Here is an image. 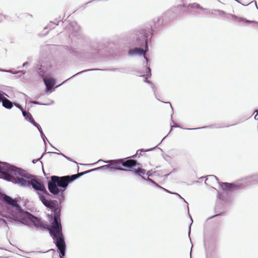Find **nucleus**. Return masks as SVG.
Returning a JSON list of instances; mask_svg holds the SVG:
<instances>
[{
    "instance_id": "1",
    "label": "nucleus",
    "mask_w": 258,
    "mask_h": 258,
    "mask_svg": "<svg viewBox=\"0 0 258 258\" xmlns=\"http://www.w3.org/2000/svg\"><path fill=\"white\" fill-rule=\"evenodd\" d=\"M42 195H39V199L43 205L50 208L54 213L53 221L51 223L49 228L50 233L55 240L54 243L61 253V256L64 255L66 242L62 232V227L59 219L60 209L57 201H49Z\"/></svg>"
},
{
    "instance_id": "2",
    "label": "nucleus",
    "mask_w": 258,
    "mask_h": 258,
    "mask_svg": "<svg viewBox=\"0 0 258 258\" xmlns=\"http://www.w3.org/2000/svg\"><path fill=\"white\" fill-rule=\"evenodd\" d=\"M111 165H105L98 168L92 169L88 171L82 173L80 175L74 174L71 176H51V181L48 183V188L49 191L54 195H57L60 193L63 196V191L66 189L69 183L73 181L79 177L80 175L91 172L93 171L97 170L100 169H108L109 171H113L115 169V167L110 166Z\"/></svg>"
},
{
    "instance_id": "3",
    "label": "nucleus",
    "mask_w": 258,
    "mask_h": 258,
    "mask_svg": "<svg viewBox=\"0 0 258 258\" xmlns=\"http://www.w3.org/2000/svg\"><path fill=\"white\" fill-rule=\"evenodd\" d=\"M2 199L5 203L9 204L8 210L10 212L9 216L12 217V219L20 221L22 223H26L28 220H30L37 227L42 226V223L40 219L27 212L22 211L15 200L6 195H3Z\"/></svg>"
},
{
    "instance_id": "4",
    "label": "nucleus",
    "mask_w": 258,
    "mask_h": 258,
    "mask_svg": "<svg viewBox=\"0 0 258 258\" xmlns=\"http://www.w3.org/2000/svg\"><path fill=\"white\" fill-rule=\"evenodd\" d=\"M26 176L20 175H15L14 174H3V177L5 180L11 181L13 183L17 184L18 185L22 187H30V179L29 180V175L25 171Z\"/></svg>"
},
{
    "instance_id": "5",
    "label": "nucleus",
    "mask_w": 258,
    "mask_h": 258,
    "mask_svg": "<svg viewBox=\"0 0 258 258\" xmlns=\"http://www.w3.org/2000/svg\"><path fill=\"white\" fill-rule=\"evenodd\" d=\"M14 174L26 176L25 171L17 167L10 165L7 163L0 164V178L5 179L3 177V174Z\"/></svg>"
},
{
    "instance_id": "6",
    "label": "nucleus",
    "mask_w": 258,
    "mask_h": 258,
    "mask_svg": "<svg viewBox=\"0 0 258 258\" xmlns=\"http://www.w3.org/2000/svg\"><path fill=\"white\" fill-rule=\"evenodd\" d=\"M30 185H32V187L36 191L39 197L40 195L43 196V197H48L50 196L44 185L36 179L32 178L30 179Z\"/></svg>"
},
{
    "instance_id": "7",
    "label": "nucleus",
    "mask_w": 258,
    "mask_h": 258,
    "mask_svg": "<svg viewBox=\"0 0 258 258\" xmlns=\"http://www.w3.org/2000/svg\"><path fill=\"white\" fill-rule=\"evenodd\" d=\"M209 180H211L212 181H216L218 183H219L220 186L223 189H238L239 187H237V185H235L234 184H230V183H226V182H221V183H220L219 181V179H218V178L215 176V175H209L208 176V178H207L205 181V183L206 184H208L207 182Z\"/></svg>"
},
{
    "instance_id": "8",
    "label": "nucleus",
    "mask_w": 258,
    "mask_h": 258,
    "mask_svg": "<svg viewBox=\"0 0 258 258\" xmlns=\"http://www.w3.org/2000/svg\"><path fill=\"white\" fill-rule=\"evenodd\" d=\"M128 55L130 56H134L136 55H143L147 62H148L149 61L148 58L145 56V52H144L143 49L141 48H135L129 49L128 51Z\"/></svg>"
},
{
    "instance_id": "9",
    "label": "nucleus",
    "mask_w": 258,
    "mask_h": 258,
    "mask_svg": "<svg viewBox=\"0 0 258 258\" xmlns=\"http://www.w3.org/2000/svg\"><path fill=\"white\" fill-rule=\"evenodd\" d=\"M112 164H121L124 167H132L137 164V162L134 160H128L125 161H123L122 159H118V161H109Z\"/></svg>"
},
{
    "instance_id": "10",
    "label": "nucleus",
    "mask_w": 258,
    "mask_h": 258,
    "mask_svg": "<svg viewBox=\"0 0 258 258\" xmlns=\"http://www.w3.org/2000/svg\"><path fill=\"white\" fill-rule=\"evenodd\" d=\"M18 107H19L22 111L23 115L25 117V119L29 121L30 122H31L32 124H33L36 127H38V124L36 123L35 120L33 119L31 114L23 110L22 108L20 107L19 105L17 106Z\"/></svg>"
},
{
    "instance_id": "11",
    "label": "nucleus",
    "mask_w": 258,
    "mask_h": 258,
    "mask_svg": "<svg viewBox=\"0 0 258 258\" xmlns=\"http://www.w3.org/2000/svg\"><path fill=\"white\" fill-rule=\"evenodd\" d=\"M7 204V206L6 207V211H0V225L2 224L3 223L5 224L6 223V221L5 220L3 219V218L5 217L7 218H10L12 219V217H11L9 215L10 214V212H9L8 208H9V204L6 203Z\"/></svg>"
},
{
    "instance_id": "12",
    "label": "nucleus",
    "mask_w": 258,
    "mask_h": 258,
    "mask_svg": "<svg viewBox=\"0 0 258 258\" xmlns=\"http://www.w3.org/2000/svg\"><path fill=\"white\" fill-rule=\"evenodd\" d=\"M43 81L46 86V89L49 90H50L53 87V86L55 85V80L51 78H44Z\"/></svg>"
},
{
    "instance_id": "13",
    "label": "nucleus",
    "mask_w": 258,
    "mask_h": 258,
    "mask_svg": "<svg viewBox=\"0 0 258 258\" xmlns=\"http://www.w3.org/2000/svg\"><path fill=\"white\" fill-rule=\"evenodd\" d=\"M2 104L3 106L7 109H11L13 106V103L6 98H5V99L3 100Z\"/></svg>"
},
{
    "instance_id": "14",
    "label": "nucleus",
    "mask_w": 258,
    "mask_h": 258,
    "mask_svg": "<svg viewBox=\"0 0 258 258\" xmlns=\"http://www.w3.org/2000/svg\"><path fill=\"white\" fill-rule=\"evenodd\" d=\"M246 180H247V182H245L244 183L247 184L248 182H251L253 181L257 180L258 181V174L256 175H252L250 177H248L246 178Z\"/></svg>"
},
{
    "instance_id": "15",
    "label": "nucleus",
    "mask_w": 258,
    "mask_h": 258,
    "mask_svg": "<svg viewBox=\"0 0 258 258\" xmlns=\"http://www.w3.org/2000/svg\"><path fill=\"white\" fill-rule=\"evenodd\" d=\"M188 8H190L192 9H200L201 10H204V11L206 10L205 9H204L203 8H201L199 4H196V3L192 4L191 5H189L188 6Z\"/></svg>"
},
{
    "instance_id": "16",
    "label": "nucleus",
    "mask_w": 258,
    "mask_h": 258,
    "mask_svg": "<svg viewBox=\"0 0 258 258\" xmlns=\"http://www.w3.org/2000/svg\"><path fill=\"white\" fill-rule=\"evenodd\" d=\"M145 172L146 171L145 169L141 168H138V169L135 171V174L136 175H140V174H145Z\"/></svg>"
},
{
    "instance_id": "17",
    "label": "nucleus",
    "mask_w": 258,
    "mask_h": 258,
    "mask_svg": "<svg viewBox=\"0 0 258 258\" xmlns=\"http://www.w3.org/2000/svg\"><path fill=\"white\" fill-rule=\"evenodd\" d=\"M118 161V160H108V161H104L102 160H99L98 161V162H105V163H109L111 165H114V167H117V166L118 165H119L120 164H112L111 162H110L109 161Z\"/></svg>"
},
{
    "instance_id": "18",
    "label": "nucleus",
    "mask_w": 258,
    "mask_h": 258,
    "mask_svg": "<svg viewBox=\"0 0 258 258\" xmlns=\"http://www.w3.org/2000/svg\"><path fill=\"white\" fill-rule=\"evenodd\" d=\"M39 131V132H40V134H41V137L43 139V140L44 141V138H46L45 136H44L42 131L41 130V129L39 127V126L38 125V127H37Z\"/></svg>"
},
{
    "instance_id": "19",
    "label": "nucleus",
    "mask_w": 258,
    "mask_h": 258,
    "mask_svg": "<svg viewBox=\"0 0 258 258\" xmlns=\"http://www.w3.org/2000/svg\"><path fill=\"white\" fill-rule=\"evenodd\" d=\"M232 17L235 18H237L238 19V21H241L243 22H247V20L244 19V18H237V17L235 16H232Z\"/></svg>"
},
{
    "instance_id": "20",
    "label": "nucleus",
    "mask_w": 258,
    "mask_h": 258,
    "mask_svg": "<svg viewBox=\"0 0 258 258\" xmlns=\"http://www.w3.org/2000/svg\"><path fill=\"white\" fill-rule=\"evenodd\" d=\"M114 169L115 170H120V171H127V170L126 169L122 168H121V167H115Z\"/></svg>"
},
{
    "instance_id": "21",
    "label": "nucleus",
    "mask_w": 258,
    "mask_h": 258,
    "mask_svg": "<svg viewBox=\"0 0 258 258\" xmlns=\"http://www.w3.org/2000/svg\"><path fill=\"white\" fill-rule=\"evenodd\" d=\"M3 95H7L5 93H3V94H0V102H3V100L5 99V97L3 96Z\"/></svg>"
},
{
    "instance_id": "22",
    "label": "nucleus",
    "mask_w": 258,
    "mask_h": 258,
    "mask_svg": "<svg viewBox=\"0 0 258 258\" xmlns=\"http://www.w3.org/2000/svg\"><path fill=\"white\" fill-rule=\"evenodd\" d=\"M95 70H98V69H91V70H85V71H82V72H80L77 74H76L77 75V74H80V73H84V72H88V71H95Z\"/></svg>"
},
{
    "instance_id": "23",
    "label": "nucleus",
    "mask_w": 258,
    "mask_h": 258,
    "mask_svg": "<svg viewBox=\"0 0 258 258\" xmlns=\"http://www.w3.org/2000/svg\"><path fill=\"white\" fill-rule=\"evenodd\" d=\"M59 154H60L63 157H64L66 159H67V160H68L69 161H72V160L71 158H70V157H67L66 156H65L64 155H63V154L62 153H58Z\"/></svg>"
},
{
    "instance_id": "24",
    "label": "nucleus",
    "mask_w": 258,
    "mask_h": 258,
    "mask_svg": "<svg viewBox=\"0 0 258 258\" xmlns=\"http://www.w3.org/2000/svg\"><path fill=\"white\" fill-rule=\"evenodd\" d=\"M165 190L167 192H169V193H170V194H175V195H178V196H179L181 199H183V198H182V197H181L179 194H177V193H172V192H171L169 191V190H168L167 189H165Z\"/></svg>"
},
{
    "instance_id": "25",
    "label": "nucleus",
    "mask_w": 258,
    "mask_h": 258,
    "mask_svg": "<svg viewBox=\"0 0 258 258\" xmlns=\"http://www.w3.org/2000/svg\"><path fill=\"white\" fill-rule=\"evenodd\" d=\"M147 69H148V73H149V74H147V75H144V76H150L151 69L149 68V67H148V68H147ZM147 73H148V72H147Z\"/></svg>"
},
{
    "instance_id": "26",
    "label": "nucleus",
    "mask_w": 258,
    "mask_h": 258,
    "mask_svg": "<svg viewBox=\"0 0 258 258\" xmlns=\"http://www.w3.org/2000/svg\"><path fill=\"white\" fill-rule=\"evenodd\" d=\"M2 72H8L12 74H15L13 72H12L11 70H2Z\"/></svg>"
},
{
    "instance_id": "27",
    "label": "nucleus",
    "mask_w": 258,
    "mask_h": 258,
    "mask_svg": "<svg viewBox=\"0 0 258 258\" xmlns=\"http://www.w3.org/2000/svg\"><path fill=\"white\" fill-rule=\"evenodd\" d=\"M254 113H256V115H254V118H255V119H256V116H257V114H258V111H257V110H255V111H254V112H253V114L254 115Z\"/></svg>"
},
{
    "instance_id": "28",
    "label": "nucleus",
    "mask_w": 258,
    "mask_h": 258,
    "mask_svg": "<svg viewBox=\"0 0 258 258\" xmlns=\"http://www.w3.org/2000/svg\"><path fill=\"white\" fill-rule=\"evenodd\" d=\"M66 249V248L65 249V250ZM57 251L60 253V254H59L60 258H63V257L65 255L66 252L64 253V255L63 256H61V253H60V252L59 251V250H58V248H57Z\"/></svg>"
},
{
    "instance_id": "29",
    "label": "nucleus",
    "mask_w": 258,
    "mask_h": 258,
    "mask_svg": "<svg viewBox=\"0 0 258 258\" xmlns=\"http://www.w3.org/2000/svg\"><path fill=\"white\" fill-rule=\"evenodd\" d=\"M145 81L147 82L149 84H152L150 82H148L147 81V77H146Z\"/></svg>"
},
{
    "instance_id": "30",
    "label": "nucleus",
    "mask_w": 258,
    "mask_h": 258,
    "mask_svg": "<svg viewBox=\"0 0 258 258\" xmlns=\"http://www.w3.org/2000/svg\"><path fill=\"white\" fill-rule=\"evenodd\" d=\"M246 22H248V23L253 22V23H256V22H255V21H249V20H247Z\"/></svg>"
},
{
    "instance_id": "31",
    "label": "nucleus",
    "mask_w": 258,
    "mask_h": 258,
    "mask_svg": "<svg viewBox=\"0 0 258 258\" xmlns=\"http://www.w3.org/2000/svg\"><path fill=\"white\" fill-rule=\"evenodd\" d=\"M34 104H39L38 102L37 101H33L32 102Z\"/></svg>"
},
{
    "instance_id": "32",
    "label": "nucleus",
    "mask_w": 258,
    "mask_h": 258,
    "mask_svg": "<svg viewBox=\"0 0 258 258\" xmlns=\"http://www.w3.org/2000/svg\"><path fill=\"white\" fill-rule=\"evenodd\" d=\"M148 180H149V181H150L151 182H153V183H154V181H153V180H152V179H150V178H148Z\"/></svg>"
},
{
    "instance_id": "33",
    "label": "nucleus",
    "mask_w": 258,
    "mask_h": 258,
    "mask_svg": "<svg viewBox=\"0 0 258 258\" xmlns=\"http://www.w3.org/2000/svg\"><path fill=\"white\" fill-rule=\"evenodd\" d=\"M27 64H28V62H26L24 63H23V67L26 66Z\"/></svg>"
},
{
    "instance_id": "34",
    "label": "nucleus",
    "mask_w": 258,
    "mask_h": 258,
    "mask_svg": "<svg viewBox=\"0 0 258 258\" xmlns=\"http://www.w3.org/2000/svg\"><path fill=\"white\" fill-rule=\"evenodd\" d=\"M201 128V127H198V128H194V130H197V129H200Z\"/></svg>"
},
{
    "instance_id": "35",
    "label": "nucleus",
    "mask_w": 258,
    "mask_h": 258,
    "mask_svg": "<svg viewBox=\"0 0 258 258\" xmlns=\"http://www.w3.org/2000/svg\"><path fill=\"white\" fill-rule=\"evenodd\" d=\"M220 13H222V14H224L223 12H220Z\"/></svg>"
},
{
    "instance_id": "36",
    "label": "nucleus",
    "mask_w": 258,
    "mask_h": 258,
    "mask_svg": "<svg viewBox=\"0 0 258 258\" xmlns=\"http://www.w3.org/2000/svg\"><path fill=\"white\" fill-rule=\"evenodd\" d=\"M183 200H184V202H186L187 203V202L185 201V200L183 199Z\"/></svg>"
},
{
    "instance_id": "37",
    "label": "nucleus",
    "mask_w": 258,
    "mask_h": 258,
    "mask_svg": "<svg viewBox=\"0 0 258 258\" xmlns=\"http://www.w3.org/2000/svg\"><path fill=\"white\" fill-rule=\"evenodd\" d=\"M2 70H1V69H0V71H2Z\"/></svg>"
},
{
    "instance_id": "38",
    "label": "nucleus",
    "mask_w": 258,
    "mask_h": 258,
    "mask_svg": "<svg viewBox=\"0 0 258 258\" xmlns=\"http://www.w3.org/2000/svg\"><path fill=\"white\" fill-rule=\"evenodd\" d=\"M256 24H258V22H256Z\"/></svg>"
}]
</instances>
